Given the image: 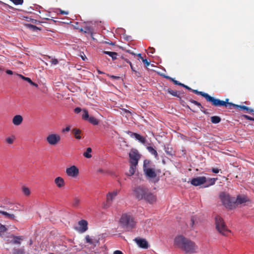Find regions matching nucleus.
Masks as SVG:
<instances>
[{"instance_id": "72a5a7b5", "label": "nucleus", "mask_w": 254, "mask_h": 254, "mask_svg": "<svg viewBox=\"0 0 254 254\" xmlns=\"http://www.w3.org/2000/svg\"><path fill=\"white\" fill-rule=\"evenodd\" d=\"M147 149L150 153L154 155L155 157L157 156L158 154L156 150L154 149L152 147L148 146Z\"/></svg>"}, {"instance_id": "f3484780", "label": "nucleus", "mask_w": 254, "mask_h": 254, "mask_svg": "<svg viewBox=\"0 0 254 254\" xmlns=\"http://www.w3.org/2000/svg\"><path fill=\"white\" fill-rule=\"evenodd\" d=\"M191 91L195 94L197 95H199L205 98L207 102L210 103V101L211 100L212 97L210 96L208 94L206 93H204L201 91H198L197 90H191Z\"/></svg>"}, {"instance_id": "f03ea898", "label": "nucleus", "mask_w": 254, "mask_h": 254, "mask_svg": "<svg viewBox=\"0 0 254 254\" xmlns=\"http://www.w3.org/2000/svg\"><path fill=\"white\" fill-rule=\"evenodd\" d=\"M121 226L126 231H129L135 228L136 222L130 214L124 213L120 219Z\"/></svg>"}, {"instance_id": "a878e982", "label": "nucleus", "mask_w": 254, "mask_h": 254, "mask_svg": "<svg viewBox=\"0 0 254 254\" xmlns=\"http://www.w3.org/2000/svg\"><path fill=\"white\" fill-rule=\"evenodd\" d=\"M165 91L174 97H180V94L177 91L173 90L171 88H168Z\"/></svg>"}, {"instance_id": "bf43d9fd", "label": "nucleus", "mask_w": 254, "mask_h": 254, "mask_svg": "<svg viewBox=\"0 0 254 254\" xmlns=\"http://www.w3.org/2000/svg\"><path fill=\"white\" fill-rule=\"evenodd\" d=\"M191 226L192 227L194 224V217L191 218Z\"/></svg>"}, {"instance_id": "680f3d73", "label": "nucleus", "mask_w": 254, "mask_h": 254, "mask_svg": "<svg viewBox=\"0 0 254 254\" xmlns=\"http://www.w3.org/2000/svg\"><path fill=\"white\" fill-rule=\"evenodd\" d=\"M184 88L189 90H191L192 89L189 86H188L187 85H186L185 86Z\"/></svg>"}, {"instance_id": "423d86ee", "label": "nucleus", "mask_w": 254, "mask_h": 254, "mask_svg": "<svg viewBox=\"0 0 254 254\" xmlns=\"http://www.w3.org/2000/svg\"><path fill=\"white\" fill-rule=\"evenodd\" d=\"M151 161L148 160H145L143 162V170L146 177L149 179H154L156 177L157 174L155 170L149 167Z\"/></svg>"}, {"instance_id": "39448f33", "label": "nucleus", "mask_w": 254, "mask_h": 254, "mask_svg": "<svg viewBox=\"0 0 254 254\" xmlns=\"http://www.w3.org/2000/svg\"><path fill=\"white\" fill-rule=\"evenodd\" d=\"M147 188L143 185L134 187L132 190V196L138 201L142 200V197Z\"/></svg>"}, {"instance_id": "e433bc0d", "label": "nucleus", "mask_w": 254, "mask_h": 254, "mask_svg": "<svg viewBox=\"0 0 254 254\" xmlns=\"http://www.w3.org/2000/svg\"><path fill=\"white\" fill-rule=\"evenodd\" d=\"M15 139V137L14 136L12 137H8L6 138L5 140L6 142L9 144H12L14 140Z\"/></svg>"}, {"instance_id": "4be33fe9", "label": "nucleus", "mask_w": 254, "mask_h": 254, "mask_svg": "<svg viewBox=\"0 0 254 254\" xmlns=\"http://www.w3.org/2000/svg\"><path fill=\"white\" fill-rule=\"evenodd\" d=\"M137 165L130 164L129 171H128V173L127 174V176H131L133 175H134V174L135 172Z\"/></svg>"}, {"instance_id": "0eeeda50", "label": "nucleus", "mask_w": 254, "mask_h": 254, "mask_svg": "<svg viewBox=\"0 0 254 254\" xmlns=\"http://www.w3.org/2000/svg\"><path fill=\"white\" fill-rule=\"evenodd\" d=\"M228 101L229 99L228 98L226 99L225 101H223L212 97L210 103L213 106L215 107L225 106V107L228 108L230 109H232V107L234 108L235 104L232 103H229Z\"/></svg>"}, {"instance_id": "a19ab883", "label": "nucleus", "mask_w": 254, "mask_h": 254, "mask_svg": "<svg viewBox=\"0 0 254 254\" xmlns=\"http://www.w3.org/2000/svg\"><path fill=\"white\" fill-rule=\"evenodd\" d=\"M23 192L26 195H29L30 192L29 189L26 187L23 188Z\"/></svg>"}, {"instance_id": "4d7b16f0", "label": "nucleus", "mask_w": 254, "mask_h": 254, "mask_svg": "<svg viewBox=\"0 0 254 254\" xmlns=\"http://www.w3.org/2000/svg\"><path fill=\"white\" fill-rule=\"evenodd\" d=\"M70 127L69 126L66 127L65 128H64L63 131H69L70 130Z\"/></svg>"}, {"instance_id": "bb28decb", "label": "nucleus", "mask_w": 254, "mask_h": 254, "mask_svg": "<svg viewBox=\"0 0 254 254\" xmlns=\"http://www.w3.org/2000/svg\"><path fill=\"white\" fill-rule=\"evenodd\" d=\"M11 238H13V243L15 244H20V241L23 240L22 237L12 235Z\"/></svg>"}, {"instance_id": "5fc2aeb1", "label": "nucleus", "mask_w": 254, "mask_h": 254, "mask_svg": "<svg viewBox=\"0 0 254 254\" xmlns=\"http://www.w3.org/2000/svg\"><path fill=\"white\" fill-rule=\"evenodd\" d=\"M172 82L175 84V85H178L180 84V82L177 80H176L174 78H173V80H172Z\"/></svg>"}, {"instance_id": "603ef678", "label": "nucleus", "mask_w": 254, "mask_h": 254, "mask_svg": "<svg viewBox=\"0 0 254 254\" xmlns=\"http://www.w3.org/2000/svg\"><path fill=\"white\" fill-rule=\"evenodd\" d=\"M110 77L113 79H117H117H120V77L117 76H115V75H110Z\"/></svg>"}, {"instance_id": "f257e3e1", "label": "nucleus", "mask_w": 254, "mask_h": 254, "mask_svg": "<svg viewBox=\"0 0 254 254\" xmlns=\"http://www.w3.org/2000/svg\"><path fill=\"white\" fill-rule=\"evenodd\" d=\"M174 245L182 249L187 254L196 253L198 246L194 242L182 235L177 236L174 239Z\"/></svg>"}, {"instance_id": "7c9ffc66", "label": "nucleus", "mask_w": 254, "mask_h": 254, "mask_svg": "<svg viewBox=\"0 0 254 254\" xmlns=\"http://www.w3.org/2000/svg\"><path fill=\"white\" fill-rule=\"evenodd\" d=\"M211 121L213 124H218L221 121V118L217 116L211 117Z\"/></svg>"}, {"instance_id": "69168bd1", "label": "nucleus", "mask_w": 254, "mask_h": 254, "mask_svg": "<svg viewBox=\"0 0 254 254\" xmlns=\"http://www.w3.org/2000/svg\"><path fill=\"white\" fill-rule=\"evenodd\" d=\"M179 85H180V86H183V87H185V84H183V83H181V82H180V84H179Z\"/></svg>"}, {"instance_id": "20e7f679", "label": "nucleus", "mask_w": 254, "mask_h": 254, "mask_svg": "<svg viewBox=\"0 0 254 254\" xmlns=\"http://www.w3.org/2000/svg\"><path fill=\"white\" fill-rule=\"evenodd\" d=\"M215 219L217 231L222 235L227 236L230 231L227 228L223 219L219 216H216Z\"/></svg>"}, {"instance_id": "49530a36", "label": "nucleus", "mask_w": 254, "mask_h": 254, "mask_svg": "<svg viewBox=\"0 0 254 254\" xmlns=\"http://www.w3.org/2000/svg\"><path fill=\"white\" fill-rule=\"evenodd\" d=\"M59 62L57 59H53L51 60V63L53 65H56L58 64Z\"/></svg>"}, {"instance_id": "0e129e2a", "label": "nucleus", "mask_w": 254, "mask_h": 254, "mask_svg": "<svg viewBox=\"0 0 254 254\" xmlns=\"http://www.w3.org/2000/svg\"><path fill=\"white\" fill-rule=\"evenodd\" d=\"M137 56L141 60V58H143L142 56H141V54H138L137 55Z\"/></svg>"}, {"instance_id": "6ab92c4d", "label": "nucleus", "mask_w": 254, "mask_h": 254, "mask_svg": "<svg viewBox=\"0 0 254 254\" xmlns=\"http://www.w3.org/2000/svg\"><path fill=\"white\" fill-rule=\"evenodd\" d=\"M23 121V117L19 115H16L14 116L12 119V123L15 126H19L20 125Z\"/></svg>"}, {"instance_id": "cd10ccee", "label": "nucleus", "mask_w": 254, "mask_h": 254, "mask_svg": "<svg viewBox=\"0 0 254 254\" xmlns=\"http://www.w3.org/2000/svg\"><path fill=\"white\" fill-rule=\"evenodd\" d=\"M103 53L106 55H109L112 58L113 60H115L117 59V53L109 51H104Z\"/></svg>"}, {"instance_id": "412c9836", "label": "nucleus", "mask_w": 254, "mask_h": 254, "mask_svg": "<svg viewBox=\"0 0 254 254\" xmlns=\"http://www.w3.org/2000/svg\"><path fill=\"white\" fill-rule=\"evenodd\" d=\"M236 108H239L241 110H246L248 113H251L254 116V110L250 109L249 107L244 105H238L235 104V107Z\"/></svg>"}, {"instance_id": "1a4fd4ad", "label": "nucleus", "mask_w": 254, "mask_h": 254, "mask_svg": "<svg viewBox=\"0 0 254 254\" xmlns=\"http://www.w3.org/2000/svg\"><path fill=\"white\" fill-rule=\"evenodd\" d=\"M118 192L119 191L118 190H115L107 194L106 202L103 204V208L104 209H107L111 205L113 200L117 195Z\"/></svg>"}, {"instance_id": "79ce46f5", "label": "nucleus", "mask_w": 254, "mask_h": 254, "mask_svg": "<svg viewBox=\"0 0 254 254\" xmlns=\"http://www.w3.org/2000/svg\"><path fill=\"white\" fill-rule=\"evenodd\" d=\"M142 62L145 64L146 66L147 67L150 64V62H148L147 59L141 58Z\"/></svg>"}, {"instance_id": "aec40b11", "label": "nucleus", "mask_w": 254, "mask_h": 254, "mask_svg": "<svg viewBox=\"0 0 254 254\" xmlns=\"http://www.w3.org/2000/svg\"><path fill=\"white\" fill-rule=\"evenodd\" d=\"M248 201L247 197L245 195H238L237 199H235V205L237 204H242Z\"/></svg>"}, {"instance_id": "dca6fc26", "label": "nucleus", "mask_w": 254, "mask_h": 254, "mask_svg": "<svg viewBox=\"0 0 254 254\" xmlns=\"http://www.w3.org/2000/svg\"><path fill=\"white\" fill-rule=\"evenodd\" d=\"M78 225L80 226L79 231L83 233L88 229V222L85 220H81L78 222Z\"/></svg>"}, {"instance_id": "3c124183", "label": "nucleus", "mask_w": 254, "mask_h": 254, "mask_svg": "<svg viewBox=\"0 0 254 254\" xmlns=\"http://www.w3.org/2000/svg\"><path fill=\"white\" fill-rule=\"evenodd\" d=\"M60 13L62 14L67 15L68 14V12L66 11H64L62 9L60 10Z\"/></svg>"}, {"instance_id": "13d9d810", "label": "nucleus", "mask_w": 254, "mask_h": 254, "mask_svg": "<svg viewBox=\"0 0 254 254\" xmlns=\"http://www.w3.org/2000/svg\"><path fill=\"white\" fill-rule=\"evenodd\" d=\"M163 77L166 79H168L170 80L171 81L173 80V78L166 75H163Z\"/></svg>"}, {"instance_id": "864d4df0", "label": "nucleus", "mask_w": 254, "mask_h": 254, "mask_svg": "<svg viewBox=\"0 0 254 254\" xmlns=\"http://www.w3.org/2000/svg\"><path fill=\"white\" fill-rule=\"evenodd\" d=\"M113 254H124L123 253L119 250H116L114 252Z\"/></svg>"}, {"instance_id": "c85d7f7f", "label": "nucleus", "mask_w": 254, "mask_h": 254, "mask_svg": "<svg viewBox=\"0 0 254 254\" xmlns=\"http://www.w3.org/2000/svg\"><path fill=\"white\" fill-rule=\"evenodd\" d=\"M92 152V149L90 147H88L86 149V151L83 153V156L87 158H90L92 157V155L91 154Z\"/></svg>"}, {"instance_id": "9d476101", "label": "nucleus", "mask_w": 254, "mask_h": 254, "mask_svg": "<svg viewBox=\"0 0 254 254\" xmlns=\"http://www.w3.org/2000/svg\"><path fill=\"white\" fill-rule=\"evenodd\" d=\"M61 139V136L56 133L49 134L46 137L47 142L51 145H57L60 142Z\"/></svg>"}, {"instance_id": "09e8293b", "label": "nucleus", "mask_w": 254, "mask_h": 254, "mask_svg": "<svg viewBox=\"0 0 254 254\" xmlns=\"http://www.w3.org/2000/svg\"><path fill=\"white\" fill-rule=\"evenodd\" d=\"M74 111L75 113L78 114L81 111V109L79 107H76L74 109Z\"/></svg>"}, {"instance_id": "052dcab7", "label": "nucleus", "mask_w": 254, "mask_h": 254, "mask_svg": "<svg viewBox=\"0 0 254 254\" xmlns=\"http://www.w3.org/2000/svg\"><path fill=\"white\" fill-rule=\"evenodd\" d=\"M31 85L34 86L35 87H38V84L33 82V81H32V83H31Z\"/></svg>"}, {"instance_id": "393cba45", "label": "nucleus", "mask_w": 254, "mask_h": 254, "mask_svg": "<svg viewBox=\"0 0 254 254\" xmlns=\"http://www.w3.org/2000/svg\"><path fill=\"white\" fill-rule=\"evenodd\" d=\"M73 134H74L75 137L76 139H80L81 137L80 135L81 133V130L77 128H73L72 130Z\"/></svg>"}, {"instance_id": "6e6552de", "label": "nucleus", "mask_w": 254, "mask_h": 254, "mask_svg": "<svg viewBox=\"0 0 254 254\" xmlns=\"http://www.w3.org/2000/svg\"><path fill=\"white\" fill-rule=\"evenodd\" d=\"M142 197V200L149 204H153L156 202L157 197L152 193L148 188L144 193Z\"/></svg>"}, {"instance_id": "4468645a", "label": "nucleus", "mask_w": 254, "mask_h": 254, "mask_svg": "<svg viewBox=\"0 0 254 254\" xmlns=\"http://www.w3.org/2000/svg\"><path fill=\"white\" fill-rule=\"evenodd\" d=\"M127 134H129L131 137H134L136 139L142 143H144L146 142V139L145 137L141 136L140 134L132 132L130 131H125Z\"/></svg>"}, {"instance_id": "c756f323", "label": "nucleus", "mask_w": 254, "mask_h": 254, "mask_svg": "<svg viewBox=\"0 0 254 254\" xmlns=\"http://www.w3.org/2000/svg\"><path fill=\"white\" fill-rule=\"evenodd\" d=\"M88 122L93 125H97L99 124V121L95 117L93 116L90 117L88 119Z\"/></svg>"}, {"instance_id": "9b49d317", "label": "nucleus", "mask_w": 254, "mask_h": 254, "mask_svg": "<svg viewBox=\"0 0 254 254\" xmlns=\"http://www.w3.org/2000/svg\"><path fill=\"white\" fill-rule=\"evenodd\" d=\"M129 157L130 164H138L140 155L136 150H131L129 153Z\"/></svg>"}, {"instance_id": "774afa93", "label": "nucleus", "mask_w": 254, "mask_h": 254, "mask_svg": "<svg viewBox=\"0 0 254 254\" xmlns=\"http://www.w3.org/2000/svg\"><path fill=\"white\" fill-rule=\"evenodd\" d=\"M98 73H100V74H102V73H103V72H101V71H100V70H98Z\"/></svg>"}, {"instance_id": "c9c22d12", "label": "nucleus", "mask_w": 254, "mask_h": 254, "mask_svg": "<svg viewBox=\"0 0 254 254\" xmlns=\"http://www.w3.org/2000/svg\"><path fill=\"white\" fill-rule=\"evenodd\" d=\"M24 251L23 249H15L13 250V254H23Z\"/></svg>"}, {"instance_id": "c03bdc74", "label": "nucleus", "mask_w": 254, "mask_h": 254, "mask_svg": "<svg viewBox=\"0 0 254 254\" xmlns=\"http://www.w3.org/2000/svg\"><path fill=\"white\" fill-rule=\"evenodd\" d=\"M243 117L246 120L254 121V118L247 115H243Z\"/></svg>"}, {"instance_id": "473e14b6", "label": "nucleus", "mask_w": 254, "mask_h": 254, "mask_svg": "<svg viewBox=\"0 0 254 254\" xmlns=\"http://www.w3.org/2000/svg\"><path fill=\"white\" fill-rule=\"evenodd\" d=\"M90 118L88 112L86 110H83V114L82 115V118L84 120H88V119Z\"/></svg>"}, {"instance_id": "4c0bfd02", "label": "nucleus", "mask_w": 254, "mask_h": 254, "mask_svg": "<svg viewBox=\"0 0 254 254\" xmlns=\"http://www.w3.org/2000/svg\"><path fill=\"white\" fill-rule=\"evenodd\" d=\"M7 230V228L4 225L0 224V235H1Z\"/></svg>"}, {"instance_id": "e2e57ef3", "label": "nucleus", "mask_w": 254, "mask_h": 254, "mask_svg": "<svg viewBox=\"0 0 254 254\" xmlns=\"http://www.w3.org/2000/svg\"><path fill=\"white\" fill-rule=\"evenodd\" d=\"M125 61L127 63H128L129 64H130V63H131V62H130L128 60H127V59H125Z\"/></svg>"}, {"instance_id": "2eb2a0df", "label": "nucleus", "mask_w": 254, "mask_h": 254, "mask_svg": "<svg viewBox=\"0 0 254 254\" xmlns=\"http://www.w3.org/2000/svg\"><path fill=\"white\" fill-rule=\"evenodd\" d=\"M134 241L141 248L147 249L148 247V242L143 239L135 238Z\"/></svg>"}, {"instance_id": "f704fd0d", "label": "nucleus", "mask_w": 254, "mask_h": 254, "mask_svg": "<svg viewBox=\"0 0 254 254\" xmlns=\"http://www.w3.org/2000/svg\"><path fill=\"white\" fill-rule=\"evenodd\" d=\"M16 75L19 77L20 78H21V79H23L24 80H25L26 81H27L28 83H29L30 84H31V83H32V81L31 80V79L29 78V77H25L23 75H21V74H16Z\"/></svg>"}, {"instance_id": "de8ad7c7", "label": "nucleus", "mask_w": 254, "mask_h": 254, "mask_svg": "<svg viewBox=\"0 0 254 254\" xmlns=\"http://www.w3.org/2000/svg\"><path fill=\"white\" fill-rule=\"evenodd\" d=\"M220 170V169H218V168H212L211 169V171H212V172L213 173H216V174L218 173L219 172Z\"/></svg>"}, {"instance_id": "2f4dec72", "label": "nucleus", "mask_w": 254, "mask_h": 254, "mask_svg": "<svg viewBox=\"0 0 254 254\" xmlns=\"http://www.w3.org/2000/svg\"><path fill=\"white\" fill-rule=\"evenodd\" d=\"M80 202V200L79 198L77 197L74 198L72 202V206L74 207H77L79 206Z\"/></svg>"}, {"instance_id": "7ed1b4c3", "label": "nucleus", "mask_w": 254, "mask_h": 254, "mask_svg": "<svg viewBox=\"0 0 254 254\" xmlns=\"http://www.w3.org/2000/svg\"><path fill=\"white\" fill-rule=\"evenodd\" d=\"M219 197L223 204L227 208L232 209L235 207V198L231 197L228 193L221 192Z\"/></svg>"}, {"instance_id": "37998d69", "label": "nucleus", "mask_w": 254, "mask_h": 254, "mask_svg": "<svg viewBox=\"0 0 254 254\" xmlns=\"http://www.w3.org/2000/svg\"><path fill=\"white\" fill-rule=\"evenodd\" d=\"M155 51V50L153 47H149L148 49V55H149L150 54H153L154 53Z\"/></svg>"}, {"instance_id": "58836bf2", "label": "nucleus", "mask_w": 254, "mask_h": 254, "mask_svg": "<svg viewBox=\"0 0 254 254\" xmlns=\"http://www.w3.org/2000/svg\"><path fill=\"white\" fill-rule=\"evenodd\" d=\"M191 103H193L194 104V105L198 106L199 108H203V107L201 106V104L195 101V100H190V101Z\"/></svg>"}, {"instance_id": "ddd939ff", "label": "nucleus", "mask_w": 254, "mask_h": 254, "mask_svg": "<svg viewBox=\"0 0 254 254\" xmlns=\"http://www.w3.org/2000/svg\"><path fill=\"white\" fill-rule=\"evenodd\" d=\"M206 182V178L204 176L197 177L192 179L191 184L194 186H198L204 184Z\"/></svg>"}, {"instance_id": "b1692460", "label": "nucleus", "mask_w": 254, "mask_h": 254, "mask_svg": "<svg viewBox=\"0 0 254 254\" xmlns=\"http://www.w3.org/2000/svg\"><path fill=\"white\" fill-rule=\"evenodd\" d=\"M0 214L5 216L7 218L11 220H15V216L14 214H9L5 211L0 210Z\"/></svg>"}, {"instance_id": "ea45409f", "label": "nucleus", "mask_w": 254, "mask_h": 254, "mask_svg": "<svg viewBox=\"0 0 254 254\" xmlns=\"http://www.w3.org/2000/svg\"><path fill=\"white\" fill-rule=\"evenodd\" d=\"M85 240L86 243H88L90 244H92L93 243L92 240L90 238L89 235H87L85 237Z\"/></svg>"}, {"instance_id": "5701e85b", "label": "nucleus", "mask_w": 254, "mask_h": 254, "mask_svg": "<svg viewBox=\"0 0 254 254\" xmlns=\"http://www.w3.org/2000/svg\"><path fill=\"white\" fill-rule=\"evenodd\" d=\"M217 180V178H206V185L205 187H208L210 186L213 185L215 184L216 181Z\"/></svg>"}, {"instance_id": "338daca9", "label": "nucleus", "mask_w": 254, "mask_h": 254, "mask_svg": "<svg viewBox=\"0 0 254 254\" xmlns=\"http://www.w3.org/2000/svg\"><path fill=\"white\" fill-rule=\"evenodd\" d=\"M81 58H82V60L84 61L85 60V59H86V57L85 56H84V57L82 56Z\"/></svg>"}, {"instance_id": "6e6d98bb", "label": "nucleus", "mask_w": 254, "mask_h": 254, "mask_svg": "<svg viewBox=\"0 0 254 254\" xmlns=\"http://www.w3.org/2000/svg\"><path fill=\"white\" fill-rule=\"evenodd\" d=\"M6 73L9 75H12L13 73V71L9 69H7L6 70Z\"/></svg>"}, {"instance_id": "a18cd8bd", "label": "nucleus", "mask_w": 254, "mask_h": 254, "mask_svg": "<svg viewBox=\"0 0 254 254\" xmlns=\"http://www.w3.org/2000/svg\"><path fill=\"white\" fill-rule=\"evenodd\" d=\"M26 25H27V27H28L30 29H32L33 30H35L36 29H38L37 26L32 25V24H28Z\"/></svg>"}, {"instance_id": "a211bd4d", "label": "nucleus", "mask_w": 254, "mask_h": 254, "mask_svg": "<svg viewBox=\"0 0 254 254\" xmlns=\"http://www.w3.org/2000/svg\"><path fill=\"white\" fill-rule=\"evenodd\" d=\"M55 183L58 188H62L65 186V182L63 178L61 177H57L55 179Z\"/></svg>"}, {"instance_id": "f8f14e48", "label": "nucleus", "mask_w": 254, "mask_h": 254, "mask_svg": "<svg viewBox=\"0 0 254 254\" xmlns=\"http://www.w3.org/2000/svg\"><path fill=\"white\" fill-rule=\"evenodd\" d=\"M65 172L68 176L75 178L79 174V170L77 167L73 165L69 168H67L66 169Z\"/></svg>"}, {"instance_id": "8fccbe9b", "label": "nucleus", "mask_w": 254, "mask_h": 254, "mask_svg": "<svg viewBox=\"0 0 254 254\" xmlns=\"http://www.w3.org/2000/svg\"><path fill=\"white\" fill-rule=\"evenodd\" d=\"M129 65H130V67H131V69L132 71H133V72H134L135 73H137V71L134 69V68L133 67V65H132V64H131V63H130V64H129ZM138 74H136V75H137V76H139V73H138Z\"/></svg>"}]
</instances>
